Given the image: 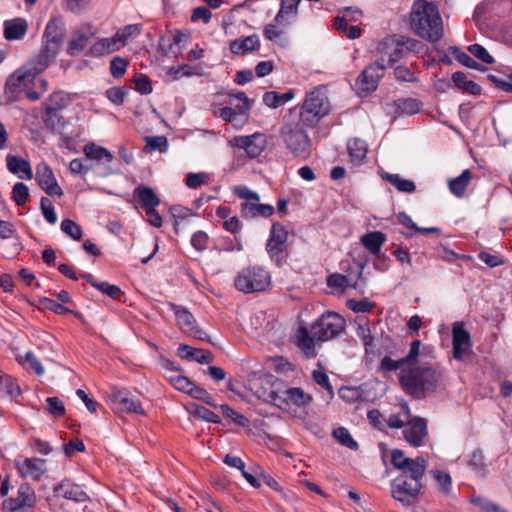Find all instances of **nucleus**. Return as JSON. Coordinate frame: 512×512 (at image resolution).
<instances>
[{
	"mask_svg": "<svg viewBox=\"0 0 512 512\" xmlns=\"http://www.w3.org/2000/svg\"><path fill=\"white\" fill-rule=\"evenodd\" d=\"M192 408H193V410L191 411V413L195 417H197L199 419H202V420H205L207 422H212V423H219L220 422L219 416L216 415L211 410L207 409L206 407L193 404Z\"/></svg>",
	"mask_w": 512,
	"mask_h": 512,
	"instance_id": "obj_54",
	"label": "nucleus"
},
{
	"mask_svg": "<svg viewBox=\"0 0 512 512\" xmlns=\"http://www.w3.org/2000/svg\"><path fill=\"white\" fill-rule=\"evenodd\" d=\"M405 440L413 447H420L428 435L427 422L420 417L409 420L403 430Z\"/></svg>",
	"mask_w": 512,
	"mask_h": 512,
	"instance_id": "obj_18",
	"label": "nucleus"
},
{
	"mask_svg": "<svg viewBox=\"0 0 512 512\" xmlns=\"http://www.w3.org/2000/svg\"><path fill=\"white\" fill-rule=\"evenodd\" d=\"M421 345L422 343L420 340H414L410 345L408 354L399 360H394L389 356H385L381 360L380 370L384 373L400 370V375H403V371L408 368L409 365H412L414 360L419 357Z\"/></svg>",
	"mask_w": 512,
	"mask_h": 512,
	"instance_id": "obj_14",
	"label": "nucleus"
},
{
	"mask_svg": "<svg viewBox=\"0 0 512 512\" xmlns=\"http://www.w3.org/2000/svg\"><path fill=\"white\" fill-rule=\"evenodd\" d=\"M36 503V495L29 484L19 486L17 496L8 498L3 502V510L8 512H16L20 509L31 508Z\"/></svg>",
	"mask_w": 512,
	"mask_h": 512,
	"instance_id": "obj_16",
	"label": "nucleus"
},
{
	"mask_svg": "<svg viewBox=\"0 0 512 512\" xmlns=\"http://www.w3.org/2000/svg\"><path fill=\"white\" fill-rule=\"evenodd\" d=\"M384 74L385 65L376 60L374 63L366 67L359 75L357 78V86L364 92L374 91L378 86L379 80L384 76Z\"/></svg>",
	"mask_w": 512,
	"mask_h": 512,
	"instance_id": "obj_17",
	"label": "nucleus"
},
{
	"mask_svg": "<svg viewBox=\"0 0 512 512\" xmlns=\"http://www.w3.org/2000/svg\"><path fill=\"white\" fill-rule=\"evenodd\" d=\"M269 284V273L258 266L242 269L234 280L235 288L246 294L264 291Z\"/></svg>",
	"mask_w": 512,
	"mask_h": 512,
	"instance_id": "obj_9",
	"label": "nucleus"
},
{
	"mask_svg": "<svg viewBox=\"0 0 512 512\" xmlns=\"http://www.w3.org/2000/svg\"><path fill=\"white\" fill-rule=\"evenodd\" d=\"M330 109L328 98L325 93L316 88L306 95V98L300 108L299 120L307 126H315L319 120L328 114Z\"/></svg>",
	"mask_w": 512,
	"mask_h": 512,
	"instance_id": "obj_7",
	"label": "nucleus"
},
{
	"mask_svg": "<svg viewBox=\"0 0 512 512\" xmlns=\"http://www.w3.org/2000/svg\"><path fill=\"white\" fill-rule=\"evenodd\" d=\"M260 47V40L256 34L235 39L230 42V51L235 55H246L250 52L258 50Z\"/></svg>",
	"mask_w": 512,
	"mask_h": 512,
	"instance_id": "obj_26",
	"label": "nucleus"
},
{
	"mask_svg": "<svg viewBox=\"0 0 512 512\" xmlns=\"http://www.w3.org/2000/svg\"><path fill=\"white\" fill-rule=\"evenodd\" d=\"M293 97L294 93L291 90L281 94L269 91L264 93L263 102L270 108H278L293 99Z\"/></svg>",
	"mask_w": 512,
	"mask_h": 512,
	"instance_id": "obj_40",
	"label": "nucleus"
},
{
	"mask_svg": "<svg viewBox=\"0 0 512 512\" xmlns=\"http://www.w3.org/2000/svg\"><path fill=\"white\" fill-rule=\"evenodd\" d=\"M301 0H281L280 10L274 21L280 26L289 25L298 15V7Z\"/></svg>",
	"mask_w": 512,
	"mask_h": 512,
	"instance_id": "obj_24",
	"label": "nucleus"
},
{
	"mask_svg": "<svg viewBox=\"0 0 512 512\" xmlns=\"http://www.w3.org/2000/svg\"><path fill=\"white\" fill-rule=\"evenodd\" d=\"M470 502L478 507L481 512H507L506 509L482 496H473Z\"/></svg>",
	"mask_w": 512,
	"mask_h": 512,
	"instance_id": "obj_49",
	"label": "nucleus"
},
{
	"mask_svg": "<svg viewBox=\"0 0 512 512\" xmlns=\"http://www.w3.org/2000/svg\"><path fill=\"white\" fill-rule=\"evenodd\" d=\"M18 362L21 365L29 364V367L37 374L41 376L44 374L45 369L41 362L36 358V356L32 352H26L23 357L18 358Z\"/></svg>",
	"mask_w": 512,
	"mask_h": 512,
	"instance_id": "obj_52",
	"label": "nucleus"
},
{
	"mask_svg": "<svg viewBox=\"0 0 512 512\" xmlns=\"http://www.w3.org/2000/svg\"><path fill=\"white\" fill-rule=\"evenodd\" d=\"M177 354L183 359L196 361L200 364H210L214 360L213 354L210 351L193 348L184 344L178 347Z\"/></svg>",
	"mask_w": 512,
	"mask_h": 512,
	"instance_id": "obj_27",
	"label": "nucleus"
},
{
	"mask_svg": "<svg viewBox=\"0 0 512 512\" xmlns=\"http://www.w3.org/2000/svg\"><path fill=\"white\" fill-rule=\"evenodd\" d=\"M468 50L474 57L481 60L482 62L487 64L494 63V58L482 45L472 44L468 47Z\"/></svg>",
	"mask_w": 512,
	"mask_h": 512,
	"instance_id": "obj_62",
	"label": "nucleus"
},
{
	"mask_svg": "<svg viewBox=\"0 0 512 512\" xmlns=\"http://www.w3.org/2000/svg\"><path fill=\"white\" fill-rule=\"evenodd\" d=\"M47 67L44 60L33 57L8 78L5 85V94L11 99H18L35 77Z\"/></svg>",
	"mask_w": 512,
	"mask_h": 512,
	"instance_id": "obj_6",
	"label": "nucleus"
},
{
	"mask_svg": "<svg viewBox=\"0 0 512 512\" xmlns=\"http://www.w3.org/2000/svg\"><path fill=\"white\" fill-rule=\"evenodd\" d=\"M141 33V27L137 24L127 25L118 30L114 35L119 45L124 47L129 41L136 38Z\"/></svg>",
	"mask_w": 512,
	"mask_h": 512,
	"instance_id": "obj_47",
	"label": "nucleus"
},
{
	"mask_svg": "<svg viewBox=\"0 0 512 512\" xmlns=\"http://www.w3.org/2000/svg\"><path fill=\"white\" fill-rule=\"evenodd\" d=\"M441 373L432 366L421 365L418 358L399 375L404 391L414 399H424L434 393L441 381Z\"/></svg>",
	"mask_w": 512,
	"mask_h": 512,
	"instance_id": "obj_2",
	"label": "nucleus"
},
{
	"mask_svg": "<svg viewBox=\"0 0 512 512\" xmlns=\"http://www.w3.org/2000/svg\"><path fill=\"white\" fill-rule=\"evenodd\" d=\"M274 207L269 204H260L259 201L244 202L241 204V215L244 218L269 217Z\"/></svg>",
	"mask_w": 512,
	"mask_h": 512,
	"instance_id": "obj_31",
	"label": "nucleus"
},
{
	"mask_svg": "<svg viewBox=\"0 0 512 512\" xmlns=\"http://www.w3.org/2000/svg\"><path fill=\"white\" fill-rule=\"evenodd\" d=\"M54 490L58 495L75 502H85L89 499L86 492L79 485L69 481H62Z\"/></svg>",
	"mask_w": 512,
	"mask_h": 512,
	"instance_id": "obj_29",
	"label": "nucleus"
},
{
	"mask_svg": "<svg viewBox=\"0 0 512 512\" xmlns=\"http://www.w3.org/2000/svg\"><path fill=\"white\" fill-rule=\"evenodd\" d=\"M6 165L11 173L18 175L20 178H26L28 180L33 178L30 163L16 155H7Z\"/></svg>",
	"mask_w": 512,
	"mask_h": 512,
	"instance_id": "obj_30",
	"label": "nucleus"
},
{
	"mask_svg": "<svg viewBox=\"0 0 512 512\" xmlns=\"http://www.w3.org/2000/svg\"><path fill=\"white\" fill-rule=\"evenodd\" d=\"M65 35V25L59 18L49 20L46 25L42 48L35 57L41 58L48 66L49 62L58 54Z\"/></svg>",
	"mask_w": 512,
	"mask_h": 512,
	"instance_id": "obj_8",
	"label": "nucleus"
},
{
	"mask_svg": "<svg viewBox=\"0 0 512 512\" xmlns=\"http://www.w3.org/2000/svg\"><path fill=\"white\" fill-rule=\"evenodd\" d=\"M170 213L172 217L174 218V231L176 233L179 232V220H184L190 216L193 215L192 210L181 206V205H174L170 208Z\"/></svg>",
	"mask_w": 512,
	"mask_h": 512,
	"instance_id": "obj_53",
	"label": "nucleus"
},
{
	"mask_svg": "<svg viewBox=\"0 0 512 512\" xmlns=\"http://www.w3.org/2000/svg\"><path fill=\"white\" fill-rule=\"evenodd\" d=\"M288 232L280 223H274L270 230L266 251L270 258L281 265L287 252Z\"/></svg>",
	"mask_w": 512,
	"mask_h": 512,
	"instance_id": "obj_11",
	"label": "nucleus"
},
{
	"mask_svg": "<svg viewBox=\"0 0 512 512\" xmlns=\"http://www.w3.org/2000/svg\"><path fill=\"white\" fill-rule=\"evenodd\" d=\"M91 25L81 27L69 40L67 52L71 56H75L82 52L87 46L88 40L94 35Z\"/></svg>",
	"mask_w": 512,
	"mask_h": 512,
	"instance_id": "obj_23",
	"label": "nucleus"
},
{
	"mask_svg": "<svg viewBox=\"0 0 512 512\" xmlns=\"http://www.w3.org/2000/svg\"><path fill=\"white\" fill-rule=\"evenodd\" d=\"M4 38L8 41L22 39L28 30V23L24 18H14L4 22Z\"/></svg>",
	"mask_w": 512,
	"mask_h": 512,
	"instance_id": "obj_28",
	"label": "nucleus"
},
{
	"mask_svg": "<svg viewBox=\"0 0 512 512\" xmlns=\"http://www.w3.org/2000/svg\"><path fill=\"white\" fill-rule=\"evenodd\" d=\"M12 198L18 206H23L29 198V188L23 182H17L12 188Z\"/></svg>",
	"mask_w": 512,
	"mask_h": 512,
	"instance_id": "obj_51",
	"label": "nucleus"
},
{
	"mask_svg": "<svg viewBox=\"0 0 512 512\" xmlns=\"http://www.w3.org/2000/svg\"><path fill=\"white\" fill-rule=\"evenodd\" d=\"M410 26L422 39L437 42L443 36V23L437 7L425 0H417L410 13Z\"/></svg>",
	"mask_w": 512,
	"mask_h": 512,
	"instance_id": "obj_3",
	"label": "nucleus"
},
{
	"mask_svg": "<svg viewBox=\"0 0 512 512\" xmlns=\"http://www.w3.org/2000/svg\"><path fill=\"white\" fill-rule=\"evenodd\" d=\"M395 106L400 114L413 115L421 111L422 102L416 98H400L395 101Z\"/></svg>",
	"mask_w": 512,
	"mask_h": 512,
	"instance_id": "obj_41",
	"label": "nucleus"
},
{
	"mask_svg": "<svg viewBox=\"0 0 512 512\" xmlns=\"http://www.w3.org/2000/svg\"><path fill=\"white\" fill-rule=\"evenodd\" d=\"M361 244L378 259L385 260V255L381 254V247L386 242V235L381 231H373L364 234L360 238Z\"/></svg>",
	"mask_w": 512,
	"mask_h": 512,
	"instance_id": "obj_25",
	"label": "nucleus"
},
{
	"mask_svg": "<svg viewBox=\"0 0 512 512\" xmlns=\"http://www.w3.org/2000/svg\"><path fill=\"white\" fill-rule=\"evenodd\" d=\"M230 104L238 111L239 116H244L247 120L248 112L251 108V101L244 92H237L230 95Z\"/></svg>",
	"mask_w": 512,
	"mask_h": 512,
	"instance_id": "obj_45",
	"label": "nucleus"
},
{
	"mask_svg": "<svg viewBox=\"0 0 512 512\" xmlns=\"http://www.w3.org/2000/svg\"><path fill=\"white\" fill-rule=\"evenodd\" d=\"M40 205L44 218L50 224H55L57 222V215L51 200L47 197H42Z\"/></svg>",
	"mask_w": 512,
	"mask_h": 512,
	"instance_id": "obj_64",
	"label": "nucleus"
},
{
	"mask_svg": "<svg viewBox=\"0 0 512 512\" xmlns=\"http://www.w3.org/2000/svg\"><path fill=\"white\" fill-rule=\"evenodd\" d=\"M61 230L74 240H80L82 237L81 227L73 220H63L61 223Z\"/></svg>",
	"mask_w": 512,
	"mask_h": 512,
	"instance_id": "obj_58",
	"label": "nucleus"
},
{
	"mask_svg": "<svg viewBox=\"0 0 512 512\" xmlns=\"http://www.w3.org/2000/svg\"><path fill=\"white\" fill-rule=\"evenodd\" d=\"M267 383L271 385L269 392L261 395L266 402H271L280 409L292 406L305 407L312 401V396L299 387H287L277 378L270 377Z\"/></svg>",
	"mask_w": 512,
	"mask_h": 512,
	"instance_id": "obj_4",
	"label": "nucleus"
},
{
	"mask_svg": "<svg viewBox=\"0 0 512 512\" xmlns=\"http://www.w3.org/2000/svg\"><path fill=\"white\" fill-rule=\"evenodd\" d=\"M83 152L87 160L110 163L114 158L109 150L95 143L86 144L83 148Z\"/></svg>",
	"mask_w": 512,
	"mask_h": 512,
	"instance_id": "obj_35",
	"label": "nucleus"
},
{
	"mask_svg": "<svg viewBox=\"0 0 512 512\" xmlns=\"http://www.w3.org/2000/svg\"><path fill=\"white\" fill-rule=\"evenodd\" d=\"M433 478L436 480L438 489L444 493L448 494L451 491L452 487V479L450 475L446 472L440 470H432L430 472Z\"/></svg>",
	"mask_w": 512,
	"mask_h": 512,
	"instance_id": "obj_50",
	"label": "nucleus"
},
{
	"mask_svg": "<svg viewBox=\"0 0 512 512\" xmlns=\"http://www.w3.org/2000/svg\"><path fill=\"white\" fill-rule=\"evenodd\" d=\"M423 488V483L405 476H397L391 483V495L394 500L404 506H410L416 502Z\"/></svg>",
	"mask_w": 512,
	"mask_h": 512,
	"instance_id": "obj_10",
	"label": "nucleus"
},
{
	"mask_svg": "<svg viewBox=\"0 0 512 512\" xmlns=\"http://www.w3.org/2000/svg\"><path fill=\"white\" fill-rule=\"evenodd\" d=\"M471 179V172L468 169L464 170L460 176L449 180L448 187L450 192L456 197H462Z\"/></svg>",
	"mask_w": 512,
	"mask_h": 512,
	"instance_id": "obj_38",
	"label": "nucleus"
},
{
	"mask_svg": "<svg viewBox=\"0 0 512 512\" xmlns=\"http://www.w3.org/2000/svg\"><path fill=\"white\" fill-rule=\"evenodd\" d=\"M453 335V356L457 360H461L463 355L471 347V338L468 331H466L462 324L455 323L452 329Z\"/></svg>",
	"mask_w": 512,
	"mask_h": 512,
	"instance_id": "obj_21",
	"label": "nucleus"
},
{
	"mask_svg": "<svg viewBox=\"0 0 512 512\" xmlns=\"http://www.w3.org/2000/svg\"><path fill=\"white\" fill-rule=\"evenodd\" d=\"M230 145L243 150L249 158L258 157L266 148V136L262 133H254L247 136H235L230 140Z\"/></svg>",
	"mask_w": 512,
	"mask_h": 512,
	"instance_id": "obj_13",
	"label": "nucleus"
},
{
	"mask_svg": "<svg viewBox=\"0 0 512 512\" xmlns=\"http://www.w3.org/2000/svg\"><path fill=\"white\" fill-rule=\"evenodd\" d=\"M118 403L122 406V408L128 412H133L136 414H143L144 409L142 407L141 402L135 397H128L123 392H119L115 396Z\"/></svg>",
	"mask_w": 512,
	"mask_h": 512,
	"instance_id": "obj_46",
	"label": "nucleus"
},
{
	"mask_svg": "<svg viewBox=\"0 0 512 512\" xmlns=\"http://www.w3.org/2000/svg\"><path fill=\"white\" fill-rule=\"evenodd\" d=\"M46 402L48 405L47 411L53 417L59 418L65 414L64 403L58 397H48Z\"/></svg>",
	"mask_w": 512,
	"mask_h": 512,
	"instance_id": "obj_59",
	"label": "nucleus"
},
{
	"mask_svg": "<svg viewBox=\"0 0 512 512\" xmlns=\"http://www.w3.org/2000/svg\"><path fill=\"white\" fill-rule=\"evenodd\" d=\"M381 177L400 192L413 193L416 190V186L413 181L404 179L399 174H390L385 172L381 174Z\"/></svg>",
	"mask_w": 512,
	"mask_h": 512,
	"instance_id": "obj_39",
	"label": "nucleus"
},
{
	"mask_svg": "<svg viewBox=\"0 0 512 512\" xmlns=\"http://www.w3.org/2000/svg\"><path fill=\"white\" fill-rule=\"evenodd\" d=\"M333 437L343 446L351 449L357 450L358 443L352 438L349 430L345 427H338L333 430Z\"/></svg>",
	"mask_w": 512,
	"mask_h": 512,
	"instance_id": "obj_48",
	"label": "nucleus"
},
{
	"mask_svg": "<svg viewBox=\"0 0 512 512\" xmlns=\"http://www.w3.org/2000/svg\"><path fill=\"white\" fill-rule=\"evenodd\" d=\"M179 328L187 335L202 341H210L208 334L199 328L194 316L185 308L172 305Z\"/></svg>",
	"mask_w": 512,
	"mask_h": 512,
	"instance_id": "obj_15",
	"label": "nucleus"
},
{
	"mask_svg": "<svg viewBox=\"0 0 512 512\" xmlns=\"http://www.w3.org/2000/svg\"><path fill=\"white\" fill-rule=\"evenodd\" d=\"M210 179V176L209 174L207 173H189L187 176H186V185L187 187L189 188H192V189H195L201 185H204L206 183H208Z\"/></svg>",
	"mask_w": 512,
	"mask_h": 512,
	"instance_id": "obj_63",
	"label": "nucleus"
},
{
	"mask_svg": "<svg viewBox=\"0 0 512 512\" xmlns=\"http://www.w3.org/2000/svg\"><path fill=\"white\" fill-rule=\"evenodd\" d=\"M375 54L377 61L383 63V65H393L395 62L402 59L403 56V44L400 43V38L397 35L387 36L377 43L375 48Z\"/></svg>",
	"mask_w": 512,
	"mask_h": 512,
	"instance_id": "obj_12",
	"label": "nucleus"
},
{
	"mask_svg": "<svg viewBox=\"0 0 512 512\" xmlns=\"http://www.w3.org/2000/svg\"><path fill=\"white\" fill-rule=\"evenodd\" d=\"M127 66L128 62L125 58L115 57L110 62V72L113 77L120 78L125 74Z\"/></svg>",
	"mask_w": 512,
	"mask_h": 512,
	"instance_id": "obj_61",
	"label": "nucleus"
},
{
	"mask_svg": "<svg viewBox=\"0 0 512 512\" xmlns=\"http://www.w3.org/2000/svg\"><path fill=\"white\" fill-rule=\"evenodd\" d=\"M21 394V389L16 380L7 374L0 373V397L16 398Z\"/></svg>",
	"mask_w": 512,
	"mask_h": 512,
	"instance_id": "obj_37",
	"label": "nucleus"
},
{
	"mask_svg": "<svg viewBox=\"0 0 512 512\" xmlns=\"http://www.w3.org/2000/svg\"><path fill=\"white\" fill-rule=\"evenodd\" d=\"M121 46L115 36L101 38L96 41L89 49V54L94 57H101L119 50Z\"/></svg>",
	"mask_w": 512,
	"mask_h": 512,
	"instance_id": "obj_33",
	"label": "nucleus"
},
{
	"mask_svg": "<svg viewBox=\"0 0 512 512\" xmlns=\"http://www.w3.org/2000/svg\"><path fill=\"white\" fill-rule=\"evenodd\" d=\"M347 149L351 160L356 165L361 164L368 152L366 142L358 138L350 139L347 143Z\"/></svg>",
	"mask_w": 512,
	"mask_h": 512,
	"instance_id": "obj_36",
	"label": "nucleus"
},
{
	"mask_svg": "<svg viewBox=\"0 0 512 512\" xmlns=\"http://www.w3.org/2000/svg\"><path fill=\"white\" fill-rule=\"evenodd\" d=\"M220 409L222 410L225 417L230 418L233 420L235 424L241 427H247L249 425V420L244 415L238 413L234 409H232L230 406L223 404L220 406Z\"/></svg>",
	"mask_w": 512,
	"mask_h": 512,
	"instance_id": "obj_56",
	"label": "nucleus"
},
{
	"mask_svg": "<svg viewBox=\"0 0 512 512\" xmlns=\"http://www.w3.org/2000/svg\"><path fill=\"white\" fill-rule=\"evenodd\" d=\"M36 180L41 189L44 190L48 195H63V191L58 185L52 169L46 163H41L37 166Z\"/></svg>",
	"mask_w": 512,
	"mask_h": 512,
	"instance_id": "obj_19",
	"label": "nucleus"
},
{
	"mask_svg": "<svg viewBox=\"0 0 512 512\" xmlns=\"http://www.w3.org/2000/svg\"><path fill=\"white\" fill-rule=\"evenodd\" d=\"M45 464V460L39 458H20L16 461L18 472L35 480H39L46 472Z\"/></svg>",
	"mask_w": 512,
	"mask_h": 512,
	"instance_id": "obj_20",
	"label": "nucleus"
},
{
	"mask_svg": "<svg viewBox=\"0 0 512 512\" xmlns=\"http://www.w3.org/2000/svg\"><path fill=\"white\" fill-rule=\"evenodd\" d=\"M70 103V97L67 93L58 91L50 95V97L44 102L45 108L55 111H61Z\"/></svg>",
	"mask_w": 512,
	"mask_h": 512,
	"instance_id": "obj_43",
	"label": "nucleus"
},
{
	"mask_svg": "<svg viewBox=\"0 0 512 512\" xmlns=\"http://www.w3.org/2000/svg\"><path fill=\"white\" fill-rule=\"evenodd\" d=\"M133 196L138 199L142 207L147 209L155 208L160 204V199L148 186L140 185L133 191Z\"/></svg>",
	"mask_w": 512,
	"mask_h": 512,
	"instance_id": "obj_34",
	"label": "nucleus"
},
{
	"mask_svg": "<svg viewBox=\"0 0 512 512\" xmlns=\"http://www.w3.org/2000/svg\"><path fill=\"white\" fill-rule=\"evenodd\" d=\"M301 120L285 122L280 130V137L286 148L295 156L307 159L312 152V143L304 130Z\"/></svg>",
	"mask_w": 512,
	"mask_h": 512,
	"instance_id": "obj_5",
	"label": "nucleus"
},
{
	"mask_svg": "<svg viewBox=\"0 0 512 512\" xmlns=\"http://www.w3.org/2000/svg\"><path fill=\"white\" fill-rule=\"evenodd\" d=\"M357 336L361 339L367 355H376L375 338L371 334L368 325H359L356 329Z\"/></svg>",
	"mask_w": 512,
	"mask_h": 512,
	"instance_id": "obj_42",
	"label": "nucleus"
},
{
	"mask_svg": "<svg viewBox=\"0 0 512 512\" xmlns=\"http://www.w3.org/2000/svg\"><path fill=\"white\" fill-rule=\"evenodd\" d=\"M363 266L360 267L359 272L357 274L356 279H353L349 275L342 274H332L327 279V284L329 287L338 288L341 290H346L347 288H353L358 290L361 288V284L363 283Z\"/></svg>",
	"mask_w": 512,
	"mask_h": 512,
	"instance_id": "obj_22",
	"label": "nucleus"
},
{
	"mask_svg": "<svg viewBox=\"0 0 512 512\" xmlns=\"http://www.w3.org/2000/svg\"><path fill=\"white\" fill-rule=\"evenodd\" d=\"M346 326L345 319L335 312L321 315L310 328L300 326L295 334L296 346L308 358H315L316 342L329 341L338 336Z\"/></svg>",
	"mask_w": 512,
	"mask_h": 512,
	"instance_id": "obj_1",
	"label": "nucleus"
},
{
	"mask_svg": "<svg viewBox=\"0 0 512 512\" xmlns=\"http://www.w3.org/2000/svg\"><path fill=\"white\" fill-rule=\"evenodd\" d=\"M312 378L315 383L327 390L330 395H333V388L322 365L319 364L318 369L312 372Z\"/></svg>",
	"mask_w": 512,
	"mask_h": 512,
	"instance_id": "obj_55",
	"label": "nucleus"
},
{
	"mask_svg": "<svg viewBox=\"0 0 512 512\" xmlns=\"http://www.w3.org/2000/svg\"><path fill=\"white\" fill-rule=\"evenodd\" d=\"M92 169V165L85 158H75L69 164V170L72 174L84 175Z\"/></svg>",
	"mask_w": 512,
	"mask_h": 512,
	"instance_id": "obj_60",
	"label": "nucleus"
},
{
	"mask_svg": "<svg viewBox=\"0 0 512 512\" xmlns=\"http://www.w3.org/2000/svg\"><path fill=\"white\" fill-rule=\"evenodd\" d=\"M169 380L177 390L182 391L184 393L189 394L190 391L193 389L194 383L189 378L181 374L170 376Z\"/></svg>",
	"mask_w": 512,
	"mask_h": 512,
	"instance_id": "obj_57",
	"label": "nucleus"
},
{
	"mask_svg": "<svg viewBox=\"0 0 512 512\" xmlns=\"http://www.w3.org/2000/svg\"><path fill=\"white\" fill-rule=\"evenodd\" d=\"M427 468V462L423 457H416L401 469L399 476H405L406 479H413L422 482Z\"/></svg>",
	"mask_w": 512,
	"mask_h": 512,
	"instance_id": "obj_32",
	"label": "nucleus"
},
{
	"mask_svg": "<svg viewBox=\"0 0 512 512\" xmlns=\"http://www.w3.org/2000/svg\"><path fill=\"white\" fill-rule=\"evenodd\" d=\"M43 122L51 131H60L65 126V120L60 112L48 108H45Z\"/></svg>",
	"mask_w": 512,
	"mask_h": 512,
	"instance_id": "obj_44",
	"label": "nucleus"
}]
</instances>
